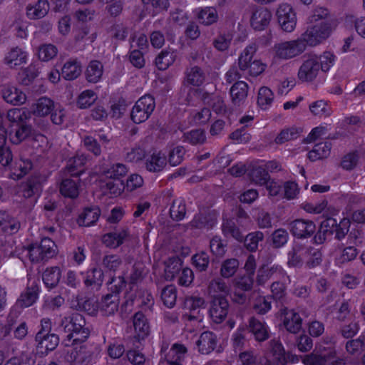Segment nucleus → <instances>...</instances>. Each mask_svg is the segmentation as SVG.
Wrapping results in <instances>:
<instances>
[{
	"label": "nucleus",
	"mask_w": 365,
	"mask_h": 365,
	"mask_svg": "<svg viewBox=\"0 0 365 365\" xmlns=\"http://www.w3.org/2000/svg\"><path fill=\"white\" fill-rule=\"evenodd\" d=\"M350 225L351 222L348 217L341 218L338 222L335 217H327L321 222L319 229L316 232L317 227L312 220L296 219L289 223V230L295 238L304 240L313 236V243L322 245L327 238L333 236L339 241L344 239Z\"/></svg>",
	"instance_id": "1"
},
{
	"label": "nucleus",
	"mask_w": 365,
	"mask_h": 365,
	"mask_svg": "<svg viewBox=\"0 0 365 365\" xmlns=\"http://www.w3.org/2000/svg\"><path fill=\"white\" fill-rule=\"evenodd\" d=\"M61 327L66 334V339L63 340L65 346L83 343L90 335V330L86 326L85 317L77 312L65 316L61 320Z\"/></svg>",
	"instance_id": "2"
},
{
	"label": "nucleus",
	"mask_w": 365,
	"mask_h": 365,
	"mask_svg": "<svg viewBox=\"0 0 365 365\" xmlns=\"http://www.w3.org/2000/svg\"><path fill=\"white\" fill-rule=\"evenodd\" d=\"M126 281L123 276L112 277L108 282V289L110 293L102 297L98 303V307L103 315L110 316L118 309L119 293L125 287Z\"/></svg>",
	"instance_id": "3"
},
{
	"label": "nucleus",
	"mask_w": 365,
	"mask_h": 365,
	"mask_svg": "<svg viewBox=\"0 0 365 365\" xmlns=\"http://www.w3.org/2000/svg\"><path fill=\"white\" fill-rule=\"evenodd\" d=\"M41 327V329L36 334L35 340L38 354L45 356L56 348L59 338L57 334L51 333V322L49 319H43Z\"/></svg>",
	"instance_id": "4"
},
{
	"label": "nucleus",
	"mask_w": 365,
	"mask_h": 365,
	"mask_svg": "<svg viewBox=\"0 0 365 365\" xmlns=\"http://www.w3.org/2000/svg\"><path fill=\"white\" fill-rule=\"evenodd\" d=\"M266 358L269 365H288L299 361L298 356L291 351H286L282 342L277 339L269 341Z\"/></svg>",
	"instance_id": "5"
},
{
	"label": "nucleus",
	"mask_w": 365,
	"mask_h": 365,
	"mask_svg": "<svg viewBox=\"0 0 365 365\" xmlns=\"http://www.w3.org/2000/svg\"><path fill=\"white\" fill-rule=\"evenodd\" d=\"M155 108V98L149 94L141 96L134 104L130 112V118L135 124L146 121Z\"/></svg>",
	"instance_id": "6"
},
{
	"label": "nucleus",
	"mask_w": 365,
	"mask_h": 365,
	"mask_svg": "<svg viewBox=\"0 0 365 365\" xmlns=\"http://www.w3.org/2000/svg\"><path fill=\"white\" fill-rule=\"evenodd\" d=\"M205 301L200 297H188L185 299L183 302V314L182 319L184 322H191L192 321L201 322L203 319V314H201V309L205 307Z\"/></svg>",
	"instance_id": "7"
},
{
	"label": "nucleus",
	"mask_w": 365,
	"mask_h": 365,
	"mask_svg": "<svg viewBox=\"0 0 365 365\" xmlns=\"http://www.w3.org/2000/svg\"><path fill=\"white\" fill-rule=\"evenodd\" d=\"M41 292L40 281L37 279H29L25 290L21 293L16 301V306L22 309L31 307L38 299Z\"/></svg>",
	"instance_id": "8"
},
{
	"label": "nucleus",
	"mask_w": 365,
	"mask_h": 365,
	"mask_svg": "<svg viewBox=\"0 0 365 365\" xmlns=\"http://www.w3.org/2000/svg\"><path fill=\"white\" fill-rule=\"evenodd\" d=\"M275 56L279 59H290L304 51V44L302 41L295 39L284 41L274 45Z\"/></svg>",
	"instance_id": "9"
},
{
	"label": "nucleus",
	"mask_w": 365,
	"mask_h": 365,
	"mask_svg": "<svg viewBox=\"0 0 365 365\" xmlns=\"http://www.w3.org/2000/svg\"><path fill=\"white\" fill-rule=\"evenodd\" d=\"M230 309L227 298L222 294L214 297L209 309V314L214 323L220 324L227 317Z\"/></svg>",
	"instance_id": "10"
},
{
	"label": "nucleus",
	"mask_w": 365,
	"mask_h": 365,
	"mask_svg": "<svg viewBox=\"0 0 365 365\" xmlns=\"http://www.w3.org/2000/svg\"><path fill=\"white\" fill-rule=\"evenodd\" d=\"M276 15L278 23L283 31L286 32L294 31L297 24V15L291 5L288 4L279 5Z\"/></svg>",
	"instance_id": "11"
},
{
	"label": "nucleus",
	"mask_w": 365,
	"mask_h": 365,
	"mask_svg": "<svg viewBox=\"0 0 365 365\" xmlns=\"http://www.w3.org/2000/svg\"><path fill=\"white\" fill-rule=\"evenodd\" d=\"M288 279V275L285 270L279 265H273L269 267L268 264L261 265L257 271L256 282L259 286H264L270 279Z\"/></svg>",
	"instance_id": "12"
},
{
	"label": "nucleus",
	"mask_w": 365,
	"mask_h": 365,
	"mask_svg": "<svg viewBox=\"0 0 365 365\" xmlns=\"http://www.w3.org/2000/svg\"><path fill=\"white\" fill-rule=\"evenodd\" d=\"M218 339L215 333L207 331L202 332L196 341V347L201 354H210L214 351L220 352L217 349Z\"/></svg>",
	"instance_id": "13"
},
{
	"label": "nucleus",
	"mask_w": 365,
	"mask_h": 365,
	"mask_svg": "<svg viewBox=\"0 0 365 365\" xmlns=\"http://www.w3.org/2000/svg\"><path fill=\"white\" fill-rule=\"evenodd\" d=\"M283 315L282 323L287 331L292 334L298 333L302 327V319L294 309L284 307L281 309Z\"/></svg>",
	"instance_id": "14"
},
{
	"label": "nucleus",
	"mask_w": 365,
	"mask_h": 365,
	"mask_svg": "<svg viewBox=\"0 0 365 365\" xmlns=\"http://www.w3.org/2000/svg\"><path fill=\"white\" fill-rule=\"evenodd\" d=\"M272 13L264 7H257L250 18V25L255 31H264L269 24Z\"/></svg>",
	"instance_id": "15"
},
{
	"label": "nucleus",
	"mask_w": 365,
	"mask_h": 365,
	"mask_svg": "<svg viewBox=\"0 0 365 365\" xmlns=\"http://www.w3.org/2000/svg\"><path fill=\"white\" fill-rule=\"evenodd\" d=\"M9 178L14 180L21 179L26 175L33 168L32 161L30 159H15L10 163Z\"/></svg>",
	"instance_id": "16"
},
{
	"label": "nucleus",
	"mask_w": 365,
	"mask_h": 365,
	"mask_svg": "<svg viewBox=\"0 0 365 365\" xmlns=\"http://www.w3.org/2000/svg\"><path fill=\"white\" fill-rule=\"evenodd\" d=\"M5 130L6 137L9 136L13 144L17 145L29 136L31 127L25 121L19 124L9 125L8 129Z\"/></svg>",
	"instance_id": "17"
},
{
	"label": "nucleus",
	"mask_w": 365,
	"mask_h": 365,
	"mask_svg": "<svg viewBox=\"0 0 365 365\" xmlns=\"http://www.w3.org/2000/svg\"><path fill=\"white\" fill-rule=\"evenodd\" d=\"M101 214V209L97 205L86 207L78 215L77 224L81 227H91L96 224Z\"/></svg>",
	"instance_id": "18"
},
{
	"label": "nucleus",
	"mask_w": 365,
	"mask_h": 365,
	"mask_svg": "<svg viewBox=\"0 0 365 365\" xmlns=\"http://www.w3.org/2000/svg\"><path fill=\"white\" fill-rule=\"evenodd\" d=\"M135 339L140 342L150 334V325L145 315L140 311L137 312L133 319Z\"/></svg>",
	"instance_id": "19"
},
{
	"label": "nucleus",
	"mask_w": 365,
	"mask_h": 365,
	"mask_svg": "<svg viewBox=\"0 0 365 365\" xmlns=\"http://www.w3.org/2000/svg\"><path fill=\"white\" fill-rule=\"evenodd\" d=\"M320 66L317 59L309 58L303 62L298 72V77L302 81H312L317 76Z\"/></svg>",
	"instance_id": "20"
},
{
	"label": "nucleus",
	"mask_w": 365,
	"mask_h": 365,
	"mask_svg": "<svg viewBox=\"0 0 365 365\" xmlns=\"http://www.w3.org/2000/svg\"><path fill=\"white\" fill-rule=\"evenodd\" d=\"M187 348L182 343H174L170 350L165 354L166 361L170 365H182Z\"/></svg>",
	"instance_id": "21"
},
{
	"label": "nucleus",
	"mask_w": 365,
	"mask_h": 365,
	"mask_svg": "<svg viewBox=\"0 0 365 365\" xmlns=\"http://www.w3.org/2000/svg\"><path fill=\"white\" fill-rule=\"evenodd\" d=\"M87 158L83 155H76L68 159L66 166L68 175L71 177L79 178L86 171Z\"/></svg>",
	"instance_id": "22"
},
{
	"label": "nucleus",
	"mask_w": 365,
	"mask_h": 365,
	"mask_svg": "<svg viewBox=\"0 0 365 365\" xmlns=\"http://www.w3.org/2000/svg\"><path fill=\"white\" fill-rule=\"evenodd\" d=\"M6 141V131L3 125V116L0 113V164L6 167L10 165L13 160V155L9 147H5Z\"/></svg>",
	"instance_id": "23"
},
{
	"label": "nucleus",
	"mask_w": 365,
	"mask_h": 365,
	"mask_svg": "<svg viewBox=\"0 0 365 365\" xmlns=\"http://www.w3.org/2000/svg\"><path fill=\"white\" fill-rule=\"evenodd\" d=\"M250 331L257 341H264L269 338V327L266 322H262L255 317L249 320Z\"/></svg>",
	"instance_id": "24"
},
{
	"label": "nucleus",
	"mask_w": 365,
	"mask_h": 365,
	"mask_svg": "<svg viewBox=\"0 0 365 365\" xmlns=\"http://www.w3.org/2000/svg\"><path fill=\"white\" fill-rule=\"evenodd\" d=\"M2 96L6 102L14 106L21 105L26 100V94L13 86H5L2 90Z\"/></svg>",
	"instance_id": "25"
},
{
	"label": "nucleus",
	"mask_w": 365,
	"mask_h": 365,
	"mask_svg": "<svg viewBox=\"0 0 365 365\" xmlns=\"http://www.w3.org/2000/svg\"><path fill=\"white\" fill-rule=\"evenodd\" d=\"M222 232L225 237H232L240 242H242L244 240V235L237 226L235 218H223Z\"/></svg>",
	"instance_id": "26"
},
{
	"label": "nucleus",
	"mask_w": 365,
	"mask_h": 365,
	"mask_svg": "<svg viewBox=\"0 0 365 365\" xmlns=\"http://www.w3.org/2000/svg\"><path fill=\"white\" fill-rule=\"evenodd\" d=\"M128 236V231L124 229L118 232H110L103 235L102 242L106 247L115 249L123 245Z\"/></svg>",
	"instance_id": "27"
},
{
	"label": "nucleus",
	"mask_w": 365,
	"mask_h": 365,
	"mask_svg": "<svg viewBox=\"0 0 365 365\" xmlns=\"http://www.w3.org/2000/svg\"><path fill=\"white\" fill-rule=\"evenodd\" d=\"M61 278V270L59 267L53 266L46 267L42 274V280L48 290L55 288Z\"/></svg>",
	"instance_id": "28"
},
{
	"label": "nucleus",
	"mask_w": 365,
	"mask_h": 365,
	"mask_svg": "<svg viewBox=\"0 0 365 365\" xmlns=\"http://www.w3.org/2000/svg\"><path fill=\"white\" fill-rule=\"evenodd\" d=\"M248 93V85L242 81L235 82L230 90L232 102L235 106H240L245 101Z\"/></svg>",
	"instance_id": "29"
},
{
	"label": "nucleus",
	"mask_w": 365,
	"mask_h": 365,
	"mask_svg": "<svg viewBox=\"0 0 365 365\" xmlns=\"http://www.w3.org/2000/svg\"><path fill=\"white\" fill-rule=\"evenodd\" d=\"M49 3L48 0H38L34 4L26 6V13L29 19L36 20L44 17L48 12Z\"/></svg>",
	"instance_id": "30"
},
{
	"label": "nucleus",
	"mask_w": 365,
	"mask_h": 365,
	"mask_svg": "<svg viewBox=\"0 0 365 365\" xmlns=\"http://www.w3.org/2000/svg\"><path fill=\"white\" fill-rule=\"evenodd\" d=\"M42 188L41 185L37 180L29 179L20 187L22 196L26 199L34 198V201L38 198Z\"/></svg>",
	"instance_id": "31"
},
{
	"label": "nucleus",
	"mask_w": 365,
	"mask_h": 365,
	"mask_svg": "<svg viewBox=\"0 0 365 365\" xmlns=\"http://www.w3.org/2000/svg\"><path fill=\"white\" fill-rule=\"evenodd\" d=\"M167 158L161 152L153 153L145 159V168L149 172L158 173L163 170Z\"/></svg>",
	"instance_id": "32"
},
{
	"label": "nucleus",
	"mask_w": 365,
	"mask_h": 365,
	"mask_svg": "<svg viewBox=\"0 0 365 365\" xmlns=\"http://www.w3.org/2000/svg\"><path fill=\"white\" fill-rule=\"evenodd\" d=\"M186 213L185 200L181 197L174 199L169 210L170 218L174 221L179 222L185 219Z\"/></svg>",
	"instance_id": "33"
},
{
	"label": "nucleus",
	"mask_w": 365,
	"mask_h": 365,
	"mask_svg": "<svg viewBox=\"0 0 365 365\" xmlns=\"http://www.w3.org/2000/svg\"><path fill=\"white\" fill-rule=\"evenodd\" d=\"M79 181L66 178L62 180L60 184V193L65 197L75 199L79 195Z\"/></svg>",
	"instance_id": "34"
},
{
	"label": "nucleus",
	"mask_w": 365,
	"mask_h": 365,
	"mask_svg": "<svg viewBox=\"0 0 365 365\" xmlns=\"http://www.w3.org/2000/svg\"><path fill=\"white\" fill-rule=\"evenodd\" d=\"M81 73V63L76 59L66 61L61 68V76L67 81L77 78Z\"/></svg>",
	"instance_id": "35"
},
{
	"label": "nucleus",
	"mask_w": 365,
	"mask_h": 365,
	"mask_svg": "<svg viewBox=\"0 0 365 365\" xmlns=\"http://www.w3.org/2000/svg\"><path fill=\"white\" fill-rule=\"evenodd\" d=\"M103 72V66L102 63L97 60H92L89 62L85 71L86 79L89 83L98 82Z\"/></svg>",
	"instance_id": "36"
},
{
	"label": "nucleus",
	"mask_w": 365,
	"mask_h": 365,
	"mask_svg": "<svg viewBox=\"0 0 365 365\" xmlns=\"http://www.w3.org/2000/svg\"><path fill=\"white\" fill-rule=\"evenodd\" d=\"M103 281V272L101 268L93 267L88 269L83 279L86 287L101 286Z\"/></svg>",
	"instance_id": "37"
},
{
	"label": "nucleus",
	"mask_w": 365,
	"mask_h": 365,
	"mask_svg": "<svg viewBox=\"0 0 365 365\" xmlns=\"http://www.w3.org/2000/svg\"><path fill=\"white\" fill-rule=\"evenodd\" d=\"M289 281V277L284 279H276L270 287L272 299L282 304L286 300L287 285L286 282Z\"/></svg>",
	"instance_id": "38"
},
{
	"label": "nucleus",
	"mask_w": 365,
	"mask_h": 365,
	"mask_svg": "<svg viewBox=\"0 0 365 365\" xmlns=\"http://www.w3.org/2000/svg\"><path fill=\"white\" fill-rule=\"evenodd\" d=\"M26 252V256L32 264L39 263L46 261L47 258L44 256L42 250L37 242L31 243L28 246L22 247V253Z\"/></svg>",
	"instance_id": "39"
},
{
	"label": "nucleus",
	"mask_w": 365,
	"mask_h": 365,
	"mask_svg": "<svg viewBox=\"0 0 365 365\" xmlns=\"http://www.w3.org/2000/svg\"><path fill=\"white\" fill-rule=\"evenodd\" d=\"M330 150V145L326 142L317 143L307 153V158L312 162L326 158L329 155Z\"/></svg>",
	"instance_id": "40"
},
{
	"label": "nucleus",
	"mask_w": 365,
	"mask_h": 365,
	"mask_svg": "<svg viewBox=\"0 0 365 365\" xmlns=\"http://www.w3.org/2000/svg\"><path fill=\"white\" fill-rule=\"evenodd\" d=\"M301 132L302 129L296 126L285 128L277 134L274 141L277 145H282L289 140L297 139Z\"/></svg>",
	"instance_id": "41"
},
{
	"label": "nucleus",
	"mask_w": 365,
	"mask_h": 365,
	"mask_svg": "<svg viewBox=\"0 0 365 365\" xmlns=\"http://www.w3.org/2000/svg\"><path fill=\"white\" fill-rule=\"evenodd\" d=\"M27 54L21 48L16 47L12 48L6 56L5 61L10 67H15L26 63Z\"/></svg>",
	"instance_id": "42"
},
{
	"label": "nucleus",
	"mask_w": 365,
	"mask_h": 365,
	"mask_svg": "<svg viewBox=\"0 0 365 365\" xmlns=\"http://www.w3.org/2000/svg\"><path fill=\"white\" fill-rule=\"evenodd\" d=\"M359 162V152L356 150H351L341 157L339 166L342 170L350 172L356 168Z\"/></svg>",
	"instance_id": "43"
},
{
	"label": "nucleus",
	"mask_w": 365,
	"mask_h": 365,
	"mask_svg": "<svg viewBox=\"0 0 365 365\" xmlns=\"http://www.w3.org/2000/svg\"><path fill=\"white\" fill-rule=\"evenodd\" d=\"M54 108V102L47 98H40L35 105L34 114L37 116H46L51 113Z\"/></svg>",
	"instance_id": "44"
},
{
	"label": "nucleus",
	"mask_w": 365,
	"mask_h": 365,
	"mask_svg": "<svg viewBox=\"0 0 365 365\" xmlns=\"http://www.w3.org/2000/svg\"><path fill=\"white\" fill-rule=\"evenodd\" d=\"M199 21L204 25H211L217 22L218 14L214 7H205L200 9L197 14Z\"/></svg>",
	"instance_id": "45"
},
{
	"label": "nucleus",
	"mask_w": 365,
	"mask_h": 365,
	"mask_svg": "<svg viewBox=\"0 0 365 365\" xmlns=\"http://www.w3.org/2000/svg\"><path fill=\"white\" fill-rule=\"evenodd\" d=\"M216 224L215 220L209 215L196 214L190 222L192 227L197 229H212Z\"/></svg>",
	"instance_id": "46"
},
{
	"label": "nucleus",
	"mask_w": 365,
	"mask_h": 365,
	"mask_svg": "<svg viewBox=\"0 0 365 365\" xmlns=\"http://www.w3.org/2000/svg\"><path fill=\"white\" fill-rule=\"evenodd\" d=\"M38 70L34 65H29L28 67L22 69L18 73V80L21 84L29 86L33 83L35 78L38 76Z\"/></svg>",
	"instance_id": "47"
},
{
	"label": "nucleus",
	"mask_w": 365,
	"mask_h": 365,
	"mask_svg": "<svg viewBox=\"0 0 365 365\" xmlns=\"http://www.w3.org/2000/svg\"><path fill=\"white\" fill-rule=\"evenodd\" d=\"M274 100V93L272 90L266 86L259 88L257 96V104L262 110H267Z\"/></svg>",
	"instance_id": "48"
},
{
	"label": "nucleus",
	"mask_w": 365,
	"mask_h": 365,
	"mask_svg": "<svg viewBox=\"0 0 365 365\" xmlns=\"http://www.w3.org/2000/svg\"><path fill=\"white\" fill-rule=\"evenodd\" d=\"M178 292L175 286L167 285L161 292V299L163 304L168 308H173L177 300Z\"/></svg>",
	"instance_id": "49"
},
{
	"label": "nucleus",
	"mask_w": 365,
	"mask_h": 365,
	"mask_svg": "<svg viewBox=\"0 0 365 365\" xmlns=\"http://www.w3.org/2000/svg\"><path fill=\"white\" fill-rule=\"evenodd\" d=\"M255 52L256 48L252 45L247 46L243 50L238 59V65L241 71H245L248 70L250 65L253 61L252 60Z\"/></svg>",
	"instance_id": "50"
},
{
	"label": "nucleus",
	"mask_w": 365,
	"mask_h": 365,
	"mask_svg": "<svg viewBox=\"0 0 365 365\" xmlns=\"http://www.w3.org/2000/svg\"><path fill=\"white\" fill-rule=\"evenodd\" d=\"M186 83L193 86H200L205 81V74L199 66H193L186 74Z\"/></svg>",
	"instance_id": "51"
},
{
	"label": "nucleus",
	"mask_w": 365,
	"mask_h": 365,
	"mask_svg": "<svg viewBox=\"0 0 365 365\" xmlns=\"http://www.w3.org/2000/svg\"><path fill=\"white\" fill-rule=\"evenodd\" d=\"M272 300L270 295L257 297L253 304L255 312L262 315L267 314L272 308Z\"/></svg>",
	"instance_id": "52"
},
{
	"label": "nucleus",
	"mask_w": 365,
	"mask_h": 365,
	"mask_svg": "<svg viewBox=\"0 0 365 365\" xmlns=\"http://www.w3.org/2000/svg\"><path fill=\"white\" fill-rule=\"evenodd\" d=\"M264 239V234L260 231H255L249 233L242 242L247 250L253 252H255L259 245V242Z\"/></svg>",
	"instance_id": "53"
},
{
	"label": "nucleus",
	"mask_w": 365,
	"mask_h": 365,
	"mask_svg": "<svg viewBox=\"0 0 365 365\" xmlns=\"http://www.w3.org/2000/svg\"><path fill=\"white\" fill-rule=\"evenodd\" d=\"M175 61V56L173 53L167 50H163L155 58L156 67L160 71L166 70Z\"/></svg>",
	"instance_id": "54"
},
{
	"label": "nucleus",
	"mask_w": 365,
	"mask_h": 365,
	"mask_svg": "<svg viewBox=\"0 0 365 365\" xmlns=\"http://www.w3.org/2000/svg\"><path fill=\"white\" fill-rule=\"evenodd\" d=\"M97 99L96 93L92 90H85L81 93L77 99V106L81 109L91 106Z\"/></svg>",
	"instance_id": "55"
},
{
	"label": "nucleus",
	"mask_w": 365,
	"mask_h": 365,
	"mask_svg": "<svg viewBox=\"0 0 365 365\" xmlns=\"http://www.w3.org/2000/svg\"><path fill=\"white\" fill-rule=\"evenodd\" d=\"M184 142L192 145L203 144L206 140V135L202 129H193L184 133Z\"/></svg>",
	"instance_id": "56"
},
{
	"label": "nucleus",
	"mask_w": 365,
	"mask_h": 365,
	"mask_svg": "<svg viewBox=\"0 0 365 365\" xmlns=\"http://www.w3.org/2000/svg\"><path fill=\"white\" fill-rule=\"evenodd\" d=\"M58 53L57 47L51 43L42 44L38 51V58L45 62L52 60Z\"/></svg>",
	"instance_id": "57"
},
{
	"label": "nucleus",
	"mask_w": 365,
	"mask_h": 365,
	"mask_svg": "<svg viewBox=\"0 0 365 365\" xmlns=\"http://www.w3.org/2000/svg\"><path fill=\"white\" fill-rule=\"evenodd\" d=\"M227 244L220 236L215 235L210 241V252L216 257H222L227 250Z\"/></svg>",
	"instance_id": "58"
},
{
	"label": "nucleus",
	"mask_w": 365,
	"mask_h": 365,
	"mask_svg": "<svg viewBox=\"0 0 365 365\" xmlns=\"http://www.w3.org/2000/svg\"><path fill=\"white\" fill-rule=\"evenodd\" d=\"M128 173V168L123 163H115L106 171V175L109 179L123 180V178Z\"/></svg>",
	"instance_id": "59"
},
{
	"label": "nucleus",
	"mask_w": 365,
	"mask_h": 365,
	"mask_svg": "<svg viewBox=\"0 0 365 365\" xmlns=\"http://www.w3.org/2000/svg\"><path fill=\"white\" fill-rule=\"evenodd\" d=\"M192 264L199 272L205 271L210 263V257L206 252L202 251L192 257Z\"/></svg>",
	"instance_id": "60"
},
{
	"label": "nucleus",
	"mask_w": 365,
	"mask_h": 365,
	"mask_svg": "<svg viewBox=\"0 0 365 365\" xmlns=\"http://www.w3.org/2000/svg\"><path fill=\"white\" fill-rule=\"evenodd\" d=\"M182 262L178 257H170L165 264V272L168 277L174 278L183 269Z\"/></svg>",
	"instance_id": "61"
},
{
	"label": "nucleus",
	"mask_w": 365,
	"mask_h": 365,
	"mask_svg": "<svg viewBox=\"0 0 365 365\" xmlns=\"http://www.w3.org/2000/svg\"><path fill=\"white\" fill-rule=\"evenodd\" d=\"M239 267V261L235 258L227 259L223 262L220 269L221 275L225 278L232 277Z\"/></svg>",
	"instance_id": "62"
},
{
	"label": "nucleus",
	"mask_w": 365,
	"mask_h": 365,
	"mask_svg": "<svg viewBox=\"0 0 365 365\" xmlns=\"http://www.w3.org/2000/svg\"><path fill=\"white\" fill-rule=\"evenodd\" d=\"M309 110L310 112L314 115H330V110L328 108V104L324 100H319L313 102L309 106Z\"/></svg>",
	"instance_id": "63"
},
{
	"label": "nucleus",
	"mask_w": 365,
	"mask_h": 365,
	"mask_svg": "<svg viewBox=\"0 0 365 365\" xmlns=\"http://www.w3.org/2000/svg\"><path fill=\"white\" fill-rule=\"evenodd\" d=\"M302 362L304 365H326L327 357L326 355L312 352L303 357Z\"/></svg>",
	"instance_id": "64"
}]
</instances>
